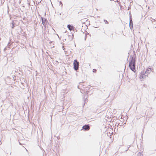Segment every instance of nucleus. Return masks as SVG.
Masks as SVG:
<instances>
[{
  "label": "nucleus",
  "mask_w": 156,
  "mask_h": 156,
  "mask_svg": "<svg viewBox=\"0 0 156 156\" xmlns=\"http://www.w3.org/2000/svg\"><path fill=\"white\" fill-rule=\"evenodd\" d=\"M129 67L130 69L133 71L135 70V59L132 57L131 60H129Z\"/></svg>",
  "instance_id": "f257e3e1"
},
{
  "label": "nucleus",
  "mask_w": 156,
  "mask_h": 156,
  "mask_svg": "<svg viewBox=\"0 0 156 156\" xmlns=\"http://www.w3.org/2000/svg\"><path fill=\"white\" fill-rule=\"evenodd\" d=\"M74 68L75 70L78 69L79 62H78L77 60H75L73 62Z\"/></svg>",
  "instance_id": "f03ea898"
},
{
  "label": "nucleus",
  "mask_w": 156,
  "mask_h": 156,
  "mask_svg": "<svg viewBox=\"0 0 156 156\" xmlns=\"http://www.w3.org/2000/svg\"><path fill=\"white\" fill-rule=\"evenodd\" d=\"M147 75H147L145 73H144V72H142L140 74V79H144L146 78L147 76Z\"/></svg>",
  "instance_id": "7ed1b4c3"
},
{
  "label": "nucleus",
  "mask_w": 156,
  "mask_h": 156,
  "mask_svg": "<svg viewBox=\"0 0 156 156\" xmlns=\"http://www.w3.org/2000/svg\"><path fill=\"white\" fill-rule=\"evenodd\" d=\"M41 19L43 25L45 27H46L47 23L46 19L45 18H43L42 17H41Z\"/></svg>",
  "instance_id": "20e7f679"
},
{
  "label": "nucleus",
  "mask_w": 156,
  "mask_h": 156,
  "mask_svg": "<svg viewBox=\"0 0 156 156\" xmlns=\"http://www.w3.org/2000/svg\"><path fill=\"white\" fill-rule=\"evenodd\" d=\"M82 129L85 131L89 130L90 129V126L87 125H86L82 127Z\"/></svg>",
  "instance_id": "39448f33"
},
{
  "label": "nucleus",
  "mask_w": 156,
  "mask_h": 156,
  "mask_svg": "<svg viewBox=\"0 0 156 156\" xmlns=\"http://www.w3.org/2000/svg\"><path fill=\"white\" fill-rule=\"evenodd\" d=\"M67 27L70 30H74L75 29V27H73V26L70 25L69 24L68 25Z\"/></svg>",
  "instance_id": "423d86ee"
},
{
  "label": "nucleus",
  "mask_w": 156,
  "mask_h": 156,
  "mask_svg": "<svg viewBox=\"0 0 156 156\" xmlns=\"http://www.w3.org/2000/svg\"><path fill=\"white\" fill-rule=\"evenodd\" d=\"M151 71V69L150 68H148L145 72V73L147 75L149 74Z\"/></svg>",
  "instance_id": "0eeeda50"
},
{
  "label": "nucleus",
  "mask_w": 156,
  "mask_h": 156,
  "mask_svg": "<svg viewBox=\"0 0 156 156\" xmlns=\"http://www.w3.org/2000/svg\"><path fill=\"white\" fill-rule=\"evenodd\" d=\"M133 24V23L132 18L131 17H130L129 19V24Z\"/></svg>",
  "instance_id": "6e6552de"
},
{
  "label": "nucleus",
  "mask_w": 156,
  "mask_h": 156,
  "mask_svg": "<svg viewBox=\"0 0 156 156\" xmlns=\"http://www.w3.org/2000/svg\"><path fill=\"white\" fill-rule=\"evenodd\" d=\"M129 27L131 29V28H133V24H129Z\"/></svg>",
  "instance_id": "1a4fd4ad"
},
{
  "label": "nucleus",
  "mask_w": 156,
  "mask_h": 156,
  "mask_svg": "<svg viewBox=\"0 0 156 156\" xmlns=\"http://www.w3.org/2000/svg\"><path fill=\"white\" fill-rule=\"evenodd\" d=\"M151 19H152V18H150V20H151V23H153V21H152V20H151Z\"/></svg>",
  "instance_id": "9d476101"
},
{
  "label": "nucleus",
  "mask_w": 156,
  "mask_h": 156,
  "mask_svg": "<svg viewBox=\"0 0 156 156\" xmlns=\"http://www.w3.org/2000/svg\"><path fill=\"white\" fill-rule=\"evenodd\" d=\"M104 22H106V23H108V22L107 20H104Z\"/></svg>",
  "instance_id": "9b49d317"
},
{
  "label": "nucleus",
  "mask_w": 156,
  "mask_h": 156,
  "mask_svg": "<svg viewBox=\"0 0 156 156\" xmlns=\"http://www.w3.org/2000/svg\"><path fill=\"white\" fill-rule=\"evenodd\" d=\"M12 28H14V26H13V22L12 23Z\"/></svg>",
  "instance_id": "f8f14e48"
},
{
  "label": "nucleus",
  "mask_w": 156,
  "mask_h": 156,
  "mask_svg": "<svg viewBox=\"0 0 156 156\" xmlns=\"http://www.w3.org/2000/svg\"><path fill=\"white\" fill-rule=\"evenodd\" d=\"M62 48H63V50H65V48H64V46H62Z\"/></svg>",
  "instance_id": "ddd939ff"
},
{
  "label": "nucleus",
  "mask_w": 156,
  "mask_h": 156,
  "mask_svg": "<svg viewBox=\"0 0 156 156\" xmlns=\"http://www.w3.org/2000/svg\"><path fill=\"white\" fill-rule=\"evenodd\" d=\"M86 99H87V98H86V99L84 100V102L86 101Z\"/></svg>",
  "instance_id": "4468645a"
},
{
  "label": "nucleus",
  "mask_w": 156,
  "mask_h": 156,
  "mask_svg": "<svg viewBox=\"0 0 156 156\" xmlns=\"http://www.w3.org/2000/svg\"><path fill=\"white\" fill-rule=\"evenodd\" d=\"M19 143H20V145H21V144L20 142H19Z\"/></svg>",
  "instance_id": "2eb2a0df"
},
{
  "label": "nucleus",
  "mask_w": 156,
  "mask_h": 156,
  "mask_svg": "<svg viewBox=\"0 0 156 156\" xmlns=\"http://www.w3.org/2000/svg\"><path fill=\"white\" fill-rule=\"evenodd\" d=\"M62 3L61 2H60V3Z\"/></svg>",
  "instance_id": "dca6fc26"
},
{
  "label": "nucleus",
  "mask_w": 156,
  "mask_h": 156,
  "mask_svg": "<svg viewBox=\"0 0 156 156\" xmlns=\"http://www.w3.org/2000/svg\"><path fill=\"white\" fill-rule=\"evenodd\" d=\"M155 20L154 19L153 20V21H154Z\"/></svg>",
  "instance_id": "f3484780"
}]
</instances>
